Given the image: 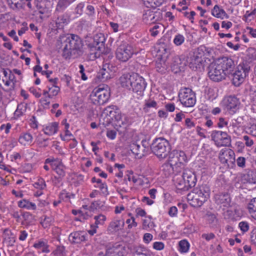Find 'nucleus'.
I'll use <instances>...</instances> for the list:
<instances>
[{
    "mask_svg": "<svg viewBox=\"0 0 256 256\" xmlns=\"http://www.w3.org/2000/svg\"><path fill=\"white\" fill-rule=\"evenodd\" d=\"M64 44L62 55L65 59L74 58L82 55V42L78 35H68Z\"/></svg>",
    "mask_w": 256,
    "mask_h": 256,
    "instance_id": "obj_1",
    "label": "nucleus"
},
{
    "mask_svg": "<svg viewBox=\"0 0 256 256\" xmlns=\"http://www.w3.org/2000/svg\"><path fill=\"white\" fill-rule=\"evenodd\" d=\"M210 190L206 185H202L194 188L187 195L188 200L194 207H200L210 196Z\"/></svg>",
    "mask_w": 256,
    "mask_h": 256,
    "instance_id": "obj_2",
    "label": "nucleus"
},
{
    "mask_svg": "<svg viewBox=\"0 0 256 256\" xmlns=\"http://www.w3.org/2000/svg\"><path fill=\"white\" fill-rule=\"evenodd\" d=\"M110 97V88L107 85H100L96 87L90 94L92 102L96 105H102L108 100Z\"/></svg>",
    "mask_w": 256,
    "mask_h": 256,
    "instance_id": "obj_3",
    "label": "nucleus"
},
{
    "mask_svg": "<svg viewBox=\"0 0 256 256\" xmlns=\"http://www.w3.org/2000/svg\"><path fill=\"white\" fill-rule=\"evenodd\" d=\"M178 98L180 103L186 107H192L196 102L195 93L190 88H181L178 93Z\"/></svg>",
    "mask_w": 256,
    "mask_h": 256,
    "instance_id": "obj_4",
    "label": "nucleus"
},
{
    "mask_svg": "<svg viewBox=\"0 0 256 256\" xmlns=\"http://www.w3.org/2000/svg\"><path fill=\"white\" fill-rule=\"evenodd\" d=\"M220 104L224 110L230 114H234L238 110L240 102L234 96H229L224 97Z\"/></svg>",
    "mask_w": 256,
    "mask_h": 256,
    "instance_id": "obj_5",
    "label": "nucleus"
},
{
    "mask_svg": "<svg viewBox=\"0 0 256 256\" xmlns=\"http://www.w3.org/2000/svg\"><path fill=\"white\" fill-rule=\"evenodd\" d=\"M132 47L126 42H122L118 47L116 51V58L120 62H127L133 55Z\"/></svg>",
    "mask_w": 256,
    "mask_h": 256,
    "instance_id": "obj_6",
    "label": "nucleus"
},
{
    "mask_svg": "<svg viewBox=\"0 0 256 256\" xmlns=\"http://www.w3.org/2000/svg\"><path fill=\"white\" fill-rule=\"evenodd\" d=\"M212 140L218 147L228 146L230 144L231 138L226 132L212 130L211 134Z\"/></svg>",
    "mask_w": 256,
    "mask_h": 256,
    "instance_id": "obj_7",
    "label": "nucleus"
},
{
    "mask_svg": "<svg viewBox=\"0 0 256 256\" xmlns=\"http://www.w3.org/2000/svg\"><path fill=\"white\" fill-rule=\"evenodd\" d=\"M204 52L202 51L200 52L198 49L195 52L193 55L191 56L188 60V66L190 68L193 70H200L204 69Z\"/></svg>",
    "mask_w": 256,
    "mask_h": 256,
    "instance_id": "obj_8",
    "label": "nucleus"
},
{
    "mask_svg": "<svg viewBox=\"0 0 256 256\" xmlns=\"http://www.w3.org/2000/svg\"><path fill=\"white\" fill-rule=\"evenodd\" d=\"M250 68L244 64H240L236 70L233 74L232 82L236 86H239L244 80V78L248 74Z\"/></svg>",
    "mask_w": 256,
    "mask_h": 256,
    "instance_id": "obj_9",
    "label": "nucleus"
},
{
    "mask_svg": "<svg viewBox=\"0 0 256 256\" xmlns=\"http://www.w3.org/2000/svg\"><path fill=\"white\" fill-rule=\"evenodd\" d=\"M208 69V76L214 82H220L226 76L216 60L210 65Z\"/></svg>",
    "mask_w": 256,
    "mask_h": 256,
    "instance_id": "obj_10",
    "label": "nucleus"
},
{
    "mask_svg": "<svg viewBox=\"0 0 256 256\" xmlns=\"http://www.w3.org/2000/svg\"><path fill=\"white\" fill-rule=\"evenodd\" d=\"M226 75L232 74L235 64L234 61L230 58L224 56L216 60Z\"/></svg>",
    "mask_w": 256,
    "mask_h": 256,
    "instance_id": "obj_11",
    "label": "nucleus"
},
{
    "mask_svg": "<svg viewBox=\"0 0 256 256\" xmlns=\"http://www.w3.org/2000/svg\"><path fill=\"white\" fill-rule=\"evenodd\" d=\"M172 180L176 188L177 193L182 194L190 188L182 174H175Z\"/></svg>",
    "mask_w": 256,
    "mask_h": 256,
    "instance_id": "obj_12",
    "label": "nucleus"
},
{
    "mask_svg": "<svg viewBox=\"0 0 256 256\" xmlns=\"http://www.w3.org/2000/svg\"><path fill=\"white\" fill-rule=\"evenodd\" d=\"M134 80L133 82L131 89L138 95V98L143 96L144 91L146 87V83L144 79L136 74Z\"/></svg>",
    "mask_w": 256,
    "mask_h": 256,
    "instance_id": "obj_13",
    "label": "nucleus"
},
{
    "mask_svg": "<svg viewBox=\"0 0 256 256\" xmlns=\"http://www.w3.org/2000/svg\"><path fill=\"white\" fill-rule=\"evenodd\" d=\"M125 253V248L122 245L115 244L112 246L106 248V252L104 254L100 252L98 256H123Z\"/></svg>",
    "mask_w": 256,
    "mask_h": 256,
    "instance_id": "obj_14",
    "label": "nucleus"
},
{
    "mask_svg": "<svg viewBox=\"0 0 256 256\" xmlns=\"http://www.w3.org/2000/svg\"><path fill=\"white\" fill-rule=\"evenodd\" d=\"M234 152L230 148H223L220 150L219 154V160L222 164H226L229 166L230 164H232L234 160Z\"/></svg>",
    "mask_w": 256,
    "mask_h": 256,
    "instance_id": "obj_15",
    "label": "nucleus"
},
{
    "mask_svg": "<svg viewBox=\"0 0 256 256\" xmlns=\"http://www.w3.org/2000/svg\"><path fill=\"white\" fill-rule=\"evenodd\" d=\"M105 41L106 37L104 34H96L94 36V42L92 44V48L100 52L104 48Z\"/></svg>",
    "mask_w": 256,
    "mask_h": 256,
    "instance_id": "obj_16",
    "label": "nucleus"
},
{
    "mask_svg": "<svg viewBox=\"0 0 256 256\" xmlns=\"http://www.w3.org/2000/svg\"><path fill=\"white\" fill-rule=\"evenodd\" d=\"M86 236L87 234L84 232L76 231L69 235L68 240L72 244H80L86 240Z\"/></svg>",
    "mask_w": 256,
    "mask_h": 256,
    "instance_id": "obj_17",
    "label": "nucleus"
},
{
    "mask_svg": "<svg viewBox=\"0 0 256 256\" xmlns=\"http://www.w3.org/2000/svg\"><path fill=\"white\" fill-rule=\"evenodd\" d=\"M136 73H133L132 74H124L121 76L120 78L121 86L128 90H131L134 78H136V76L134 75H136Z\"/></svg>",
    "mask_w": 256,
    "mask_h": 256,
    "instance_id": "obj_18",
    "label": "nucleus"
},
{
    "mask_svg": "<svg viewBox=\"0 0 256 256\" xmlns=\"http://www.w3.org/2000/svg\"><path fill=\"white\" fill-rule=\"evenodd\" d=\"M188 186L190 188L194 187L196 184L197 180L195 174L190 170H184L182 174Z\"/></svg>",
    "mask_w": 256,
    "mask_h": 256,
    "instance_id": "obj_19",
    "label": "nucleus"
},
{
    "mask_svg": "<svg viewBox=\"0 0 256 256\" xmlns=\"http://www.w3.org/2000/svg\"><path fill=\"white\" fill-rule=\"evenodd\" d=\"M124 226V220L116 218L110 223L108 230L111 232H116L122 230Z\"/></svg>",
    "mask_w": 256,
    "mask_h": 256,
    "instance_id": "obj_20",
    "label": "nucleus"
},
{
    "mask_svg": "<svg viewBox=\"0 0 256 256\" xmlns=\"http://www.w3.org/2000/svg\"><path fill=\"white\" fill-rule=\"evenodd\" d=\"M214 198L216 204L224 206H228L230 202V198L228 193L216 194L214 196Z\"/></svg>",
    "mask_w": 256,
    "mask_h": 256,
    "instance_id": "obj_21",
    "label": "nucleus"
},
{
    "mask_svg": "<svg viewBox=\"0 0 256 256\" xmlns=\"http://www.w3.org/2000/svg\"><path fill=\"white\" fill-rule=\"evenodd\" d=\"M34 188L37 190L34 192V196L38 197L44 194V190L46 189V185L42 178H39L34 184Z\"/></svg>",
    "mask_w": 256,
    "mask_h": 256,
    "instance_id": "obj_22",
    "label": "nucleus"
},
{
    "mask_svg": "<svg viewBox=\"0 0 256 256\" xmlns=\"http://www.w3.org/2000/svg\"><path fill=\"white\" fill-rule=\"evenodd\" d=\"M175 164H176V161L170 158L168 162L162 164V170L166 178H168L172 173L174 172L173 166L176 165Z\"/></svg>",
    "mask_w": 256,
    "mask_h": 256,
    "instance_id": "obj_23",
    "label": "nucleus"
},
{
    "mask_svg": "<svg viewBox=\"0 0 256 256\" xmlns=\"http://www.w3.org/2000/svg\"><path fill=\"white\" fill-rule=\"evenodd\" d=\"M130 150L135 155L136 158L140 159L146 154L145 149H143L140 144L136 142L130 144Z\"/></svg>",
    "mask_w": 256,
    "mask_h": 256,
    "instance_id": "obj_24",
    "label": "nucleus"
},
{
    "mask_svg": "<svg viewBox=\"0 0 256 256\" xmlns=\"http://www.w3.org/2000/svg\"><path fill=\"white\" fill-rule=\"evenodd\" d=\"M111 78V74L109 71L108 66L105 65L98 72L96 78L100 82H105Z\"/></svg>",
    "mask_w": 256,
    "mask_h": 256,
    "instance_id": "obj_25",
    "label": "nucleus"
},
{
    "mask_svg": "<svg viewBox=\"0 0 256 256\" xmlns=\"http://www.w3.org/2000/svg\"><path fill=\"white\" fill-rule=\"evenodd\" d=\"M33 246L35 248L42 252L48 253L50 252L49 246L46 240H39L35 242Z\"/></svg>",
    "mask_w": 256,
    "mask_h": 256,
    "instance_id": "obj_26",
    "label": "nucleus"
},
{
    "mask_svg": "<svg viewBox=\"0 0 256 256\" xmlns=\"http://www.w3.org/2000/svg\"><path fill=\"white\" fill-rule=\"evenodd\" d=\"M70 21V17L66 14H64L58 16L55 20V23L58 28H62L68 24Z\"/></svg>",
    "mask_w": 256,
    "mask_h": 256,
    "instance_id": "obj_27",
    "label": "nucleus"
},
{
    "mask_svg": "<svg viewBox=\"0 0 256 256\" xmlns=\"http://www.w3.org/2000/svg\"><path fill=\"white\" fill-rule=\"evenodd\" d=\"M58 123L53 122L48 124L43 128L44 134L48 136H52L56 134L58 130Z\"/></svg>",
    "mask_w": 256,
    "mask_h": 256,
    "instance_id": "obj_28",
    "label": "nucleus"
},
{
    "mask_svg": "<svg viewBox=\"0 0 256 256\" xmlns=\"http://www.w3.org/2000/svg\"><path fill=\"white\" fill-rule=\"evenodd\" d=\"M33 140L32 135L28 132L22 134L18 138V141L20 144L24 146L31 145Z\"/></svg>",
    "mask_w": 256,
    "mask_h": 256,
    "instance_id": "obj_29",
    "label": "nucleus"
},
{
    "mask_svg": "<svg viewBox=\"0 0 256 256\" xmlns=\"http://www.w3.org/2000/svg\"><path fill=\"white\" fill-rule=\"evenodd\" d=\"M170 150V146L168 142L164 138H161V158H166Z\"/></svg>",
    "mask_w": 256,
    "mask_h": 256,
    "instance_id": "obj_30",
    "label": "nucleus"
},
{
    "mask_svg": "<svg viewBox=\"0 0 256 256\" xmlns=\"http://www.w3.org/2000/svg\"><path fill=\"white\" fill-rule=\"evenodd\" d=\"M212 14L213 16L221 19H224V18H228L229 17L224 10L220 8L218 5H216L214 6L212 10Z\"/></svg>",
    "mask_w": 256,
    "mask_h": 256,
    "instance_id": "obj_31",
    "label": "nucleus"
},
{
    "mask_svg": "<svg viewBox=\"0 0 256 256\" xmlns=\"http://www.w3.org/2000/svg\"><path fill=\"white\" fill-rule=\"evenodd\" d=\"M76 0H58L56 6V11L58 12H62L70 4Z\"/></svg>",
    "mask_w": 256,
    "mask_h": 256,
    "instance_id": "obj_32",
    "label": "nucleus"
},
{
    "mask_svg": "<svg viewBox=\"0 0 256 256\" xmlns=\"http://www.w3.org/2000/svg\"><path fill=\"white\" fill-rule=\"evenodd\" d=\"M106 113L112 120H116L118 115L120 114V110L116 106H108L105 108Z\"/></svg>",
    "mask_w": 256,
    "mask_h": 256,
    "instance_id": "obj_33",
    "label": "nucleus"
},
{
    "mask_svg": "<svg viewBox=\"0 0 256 256\" xmlns=\"http://www.w3.org/2000/svg\"><path fill=\"white\" fill-rule=\"evenodd\" d=\"M170 160H174L176 161V165L182 164L186 161V156L185 152L183 151L176 152L173 157L170 158Z\"/></svg>",
    "mask_w": 256,
    "mask_h": 256,
    "instance_id": "obj_34",
    "label": "nucleus"
},
{
    "mask_svg": "<svg viewBox=\"0 0 256 256\" xmlns=\"http://www.w3.org/2000/svg\"><path fill=\"white\" fill-rule=\"evenodd\" d=\"M18 206L22 208H26L28 210H35L36 206L34 203L30 202L29 200L23 199L18 202Z\"/></svg>",
    "mask_w": 256,
    "mask_h": 256,
    "instance_id": "obj_35",
    "label": "nucleus"
},
{
    "mask_svg": "<svg viewBox=\"0 0 256 256\" xmlns=\"http://www.w3.org/2000/svg\"><path fill=\"white\" fill-rule=\"evenodd\" d=\"M206 219L210 228H216L218 224V220L216 214L208 212L206 216Z\"/></svg>",
    "mask_w": 256,
    "mask_h": 256,
    "instance_id": "obj_36",
    "label": "nucleus"
},
{
    "mask_svg": "<svg viewBox=\"0 0 256 256\" xmlns=\"http://www.w3.org/2000/svg\"><path fill=\"white\" fill-rule=\"evenodd\" d=\"M248 209L251 217L256 220V198L250 200L248 204Z\"/></svg>",
    "mask_w": 256,
    "mask_h": 256,
    "instance_id": "obj_37",
    "label": "nucleus"
},
{
    "mask_svg": "<svg viewBox=\"0 0 256 256\" xmlns=\"http://www.w3.org/2000/svg\"><path fill=\"white\" fill-rule=\"evenodd\" d=\"M157 106V103L154 100L148 98L145 100L143 110L145 112H148L151 108H156Z\"/></svg>",
    "mask_w": 256,
    "mask_h": 256,
    "instance_id": "obj_38",
    "label": "nucleus"
},
{
    "mask_svg": "<svg viewBox=\"0 0 256 256\" xmlns=\"http://www.w3.org/2000/svg\"><path fill=\"white\" fill-rule=\"evenodd\" d=\"M160 12H152L148 10L143 15V19L148 20L150 19L151 20H155V21L158 20Z\"/></svg>",
    "mask_w": 256,
    "mask_h": 256,
    "instance_id": "obj_39",
    "label": "nucleus"
},
{
    "mask_svg": "<svg viewBox=\"0 0 256 256\" xmlns=\"http://www.w3.org/2000/svg\"><path fill=\"white\" fill-rule=\"evenodd\" d=\"M154 226V222L152 220L150 216L146 217L142 220V228L144 230H149Z\"/></svg>",
    "mask_w": 256,
    "mask_h": 256,
    "instance_id": "obj_40",
    "label": "nucleus"
},
{
    "mask_svg": "<svg viewBox=\"0 0 256 256\" xmlns=\"http://www.w3.org/2000/svg\"><path fill=\"white\" fill-rule=\"evenodd\" d=\"M130 248L134 256H140L146 251L144 247L138 245H134Z\"/></svg>",
    "mask_w": 256,
    "mask_h": 256,
    "instance_id": "obj_41",
    "label": "nucleus"
},
{
    "mask_svg": "<svg viewBox=\"0 0 256 256\" xmlns=\"http://www.w3.org/2000/svg\"><path fill=\"white\" fill-rule=\"evenodd\" d=\"M190 248V244L186 240H183L178 242V250L181 253L187 252Z\"/></svg>",
    "mask_w": 256,
    "mask_h": 256,
    "instance_id": "obj_42",
    "label": "nucleus"
},
{
    "mask_svg": "<svg viewBox=\"0 0 256 256\" xmlns=\"http://www.w3.org/2000/svg\"><path fill=\"white\" fill-rule=\"evenodd\" d=\"M52 169L55 170L60 177H64L65 176V167L61 162H60L58 164H56L55 166Z\"/></svg>",
    "mask_w": 256,
    "mask_h": 256,
    "instance_id": "obj_43",
    "label": "nucleus"
},
{
    "mask_svg": "<svg viewBox=\"0 0 256 256\" xmlns=\"http://www.w3.org/2000/svg\"><path fill=\"white\" fill-rule=\"evenodd\" d=\"M159 138H156L153 141L152 143L150 148L152 150V152L158 158H160V142L157 143L158 140H159Z\"/></svg>",
    "mask_w": 256,
    "mask_h": 256,
    "instance_id": "obj_44",
    "label": "nucleus"
},
{
    "mask_svg": "<svg viewBox=\"0 0 256 256\" xmlns=\"http://www.w3.org/2000/svg\"><path fill=\"white\" fill-rule=\"evenodd\" d=\"M116 121L117 124L120 126L126 127L128 124V120L125 115H122L120 114L118 115Z\"/></svg>",
    "mask_w": 256,
    "mask_h": 256,
    "instance_id": "obj_45",
    "label": "nucleus"
},
{
    "mask_svg": "<svg viewBox=\"0 0 256 256\" xmlns=\"http://www.w3.org/2000/svg\"><path fill=\"white\" fill-rule=\"evenodd\" d=\"M162 48H164V52L161 55V61H162L164 64L167 66L168 64V62H167V60L170 54V46H162Z\"/></svg>",
    "mask_w": 256,
    "mask_h": 256,
    "instance_id": "obj_46",
    "label": "nucleus"
},
{
    "mask_svg": "<svg viewBox=\"0 0 256 256\" xmlns=\"http://www.w3.org/2000/svg\"><path fill=\"white\" fill-rule=\"evenodd\" d=\"M49 94H48V98H53L56 96L60 92V88L59 87L56 85H52V86H48Z\"/></svg>",
    "mask_w": 256,
    "mask_h": 256,
    "instance_id": "obj_47",
    "label": "nucleus"
},
{
    "mask_svg": "<svg viewBox=\"0 0 256 256\" xmlns=\"http://www.w3.org/2000/svg\"><path fill=\"white\" fill-rule=\"evenodd\" d=\"M94 186L95 188H99L102 194L104 195L108 194L109 193L108 190V186L105 182H102L101 180L100 183H97Z\"/></svg>",
    "mask_w": 256,
    "mask_h": 256,
    "instance_id": "obj_48",
    "label": "nucleus"
},
{
    "mask_svg": "<svg viewBox=\"0 0 256 256\" xmlns=\"http://www.w3.org/2000/svg\"><path fill=\"white\" fill-rule=\"evenodd\" d=\"M185 38L184 36L181 34H176L173 40L174 44L176 46H181L184 42Z\"/></svg>",
    "mask_w": 256,
    "mask_h": 256,
    "instance_id": "obj_49",
    "label": "nucleus"
},
{
    "mask_svg": "<svg viewBox=\"0 0 256 256\" xmlns=\"http://www.w3.org/2000/svg\"><path fill=\"white\" fill-rule=\"evenodd\" d=\"M24 0H8V2L12 8H22V3Z\"/></svg>",
    "mask_w": 256,
    "mask_h": 256,
    "instance_id": "obj_50",
    "label": "nucleus"
},
{
    "mask_svg": "<svg viewBox=\"0 0 256 256\" xmlns=\"http://www.w3.org/2000/svg\"><path fill=\"white\" fill-rule=\"evenodd\" d=\"M4 240L9 246H12L15 242V238L12 234H4Z\"/></svg>",
    "mask_w": 256,
    "mask_h": 256,
    "instance_id": "obj_51",
    "label": "nucleus"
},
{
    "mask_svg": "<svg viewBox=\"0 0 256 256\" xmlns=\"http://www.w3.org/2000/svg\"><path fill=\"white\" fill-rule=\"evenodd\" d=\"M186 64L184 60H182L179 56H176L174 58V65L178 66L179 68H182Z\"/></svg>",
    "mask_w": 256,
    "mask_h": 256,
    "instance_id": "obj_52",
    "label": "nucleus"
},
{
    "mask_svg": "<svg viewBox=\"0 0 256 256\" xmlns=\"http://www.w3.org/2000/svg\"><path fill=\"white\" fill-rule=\"evenodd\" d=\"M94 219L96 220L95 224L96 226L98 224L102 225L106 220V216L104 214H100L94 216Z\"/></svg>",
    "mask_w": 256,
    "mask_h": 256,
    "instance_id": "obj_53",
    "label": "nucleus"
},
{
    "mask_svg": "<svg viewBox=\"0 0 256 256\" xmlns=\"http://www.w3.org/2000/svg\"><path fill=\"white\" fill-rule=\"evenodd\" d=\"M84 6V2H80L78 3L74 8L75 14L78 15L79 16H81L83 13V10Z\"/></svg>",
    "mask_w": 256,
    "mask_h": 256,
    "instance_id": "obj_54",
    "label": "nucleus"
},
{
    "mask_svg": "<svg viewBox=\"0 0 256 256\" xmlns=\"http://www.w3.org/2000/svg\"><path fill=\"white\" fill-rule=\"evenodd\" d=\"M72 196H73L74 195L66 192L65 190H63L59 195V198L61 200L67 201Z\"/></svg>",
    "mask_w": 256,
    "mask_h": 256,
    "instance_id": "obj_55",
    "label": "nucleus"
},
{
    "mask_svg": "<svg viewBox=\"0 0 256 256\" xmlns=\"http://www.w3.org/2000/svg\"><path fill=\"white\" fill-rule=\"evenodd\" d=\"M160 51V44L158 42L156 43V45H155L154 46L153 49L152 50V55L154 56H156L158 60H160V54H159Z\"/></svg>",
    "mask_w": 256,
    "mask_h": 256,
    "instance_id": "obj_56",
    "label": "nucleus"
},
{
    "mask_svg": "<svg viewBox=\"0 0 256 256\" xmlns=\"http://www.w3.org/2000/svg\"><path fill=\"white\" fill-rule=\"evenodd\" d=\"M52 222V218L48 216H45L44 218L42 220L40 223L42 226L46 228L50 226Z\"/></svg>",
    "mask_w": 256,
    "mask_h": 256,
    "instance_id": "obj_57",
    "label": "nucleus"
},
{
    "mask_svg": "<svg viewBox=\"0 0 256 256\" xmlns=\"http://www.w3.org/2000/svg\"><path fill=\"white\" fill-rule=\"evenodd\" d=\"M144 2H147L150 6L154 10L160 6V0H143Z\"/></svg>",
    "mask_w": 256,
    "mask_h": 256,
    "instance_id": "obj_58",
    "label": "nucleus"
},
{
    "mask_svg": "<svg viewBox=\"0 0 256 256\" xmlns=\"http://www.w3.org/2000/svg\"><path fill=\"white\" fill-rule=\"evenodd\" d=\"M126 222L128 224V229H131L133 228H136L138 224L135 221V218L134 216H131L130 218L127 219Z\"/></svg>",
    "mask_w": 256,
    "mask_h": 256,
    "instance_id": "obj_59",
    "label": "nucleus"
},
{
    "mask_svg": "<svg viewBox=\"0 0 256 256\" xmlns=\"http://www.w3.org/2000/svg\"><path fill=\"white\" fill-rule=\"evenodd\" d=\"M206 94L208 99L213 100L216 98L218 96V94L216 92L214 89L212 88H208L206 92Z\"/></svg>",
    "mask_w": 256,
    "mask_h": 256,
    "instance_id": "obj_60",
    "label": "nucleus"
},
{
    "mask_svg": "<svg viewBox=\"0 0 256 256\" xmlns=\"http://www.w3.org/2000/svg\"><path fill=\"white\" fill-rule=\"evenodd\" d=\"M238 226L243 232H248L249 229V224L246 222H240L238 224Z\"/></svg>",
    "mask_w": 256,
    "mask_h": 256,
    "instance_id": "obj_61",
    "label": "nucleus"
},
{
    "mask_svg": "<svg viewBox=\"0 0 256 256\" xmlns=\"http://www.w3.org/2000/svg\"><path fill=\"white\" fill-rule=\"evenodd\" d=\"M41 2L42 0H35L34 1V4L37 8L39 10L40 13L43 14L45 13L46 10L42 6Z\"/></svg>",
    "mask_w": 256,
    "mask_h": 256,
    "instance_id": "obj_62",
    "label": "nucleus"
},
{
    "mask_svg": "<svg viewBox=\"0 0 256 256\" xmlns=\"http://www.w3.org/2000/svg\"><path fill=\"white\" fill-rule=\"evenodd\" d=\"M243 140L245 142V145L248 147H250L254 144V141L248 136H244Z\"/></svg>",
    "mask_w": 256,
    "mask_h": 256,
    "instance_id": "obj_63",
    "label": "nucleus"
},
{
    "mask_svg": "<svg viewBox=\"0 0 256 256\" xmlns=\"http://www.w3.org/2000/svg\"><path fill=\"white\" fill-rule=\"evenodd\" d=\"M250 241L252 244L256 246V228L251 232Z\"/></svg>",
    "mask_w": 256,
    "mask_h": 256,
    "instance_id": "obj_64",
    "label": "nucleus"
}]
</instances>
